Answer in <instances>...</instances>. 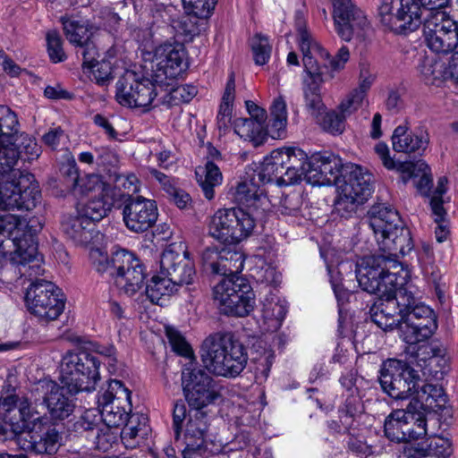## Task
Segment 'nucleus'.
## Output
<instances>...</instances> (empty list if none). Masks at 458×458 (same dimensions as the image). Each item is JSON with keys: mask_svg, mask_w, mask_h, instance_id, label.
<instances>
[{"mask_svg": "<svg viewBox=\"0 0 458 458\" xmlns=\"http://www.w3.org/2000/svg\"><path fill=\"white\" fill-rule=\"evenodd\" d=\"M403 271L402 264L393 258L365 257L357 266L360 287L378 297L369 314L372 322L384 331L403 326L407 309L414 301L411 292L403 287L406 281L400 275Z\"/></svg>", "mask_w": 458, "mask_h": 458, "instance_id": "f257e3e1", "label": "nucleus"}, {"mask_svg": "<svg viewBox=\"0 0 458 458\" xmlns=\"http://www.w3.org/2000/svg\"><path fill=\"white\" fill-rule=\"evenodd\" d=\"M261 185L253 167H248L233 193L234 201L247 209H218L210 219L208 234L228 245H234L249 237L256 220L262 219L270 208L268 199L259 189Z\"/></svg>", "mask_w": 458, "mask_h": 458, "instance_id": "f03ea898", "label": "nucleus"}, {"mask_svg": "<svg viewBox=\"0 0 458 458\" xmlns=\"http://www.w3.org/2000/svg\"><path fill=\"white\" fill-rule=\"evenodd\" d=\"M36 222L35 219L27 221L13 214L0 218V255H10L11 262L18 267L21 276L30 277L39 269L38 265H28L37 253Z\"/></svg>", "mask_w": 458, "mask_h": 458, "instance_id": "7ed1b4c3", "label": "nucleus"}, {"mask_svg": "<svg viewBox=\"0 0 458 458\" xmlns=\"http://www.w3.org/2000/svg\"><path fill=\"white\" fill-rule=\"evenodd\" d=\"M201 360L207 370L216 376L234 378L246 368L247 349L232 333H216L201 344Z\"/></svg>", "mask_w": 458, "mask_h": 458, "instance_id": "20e7f679", "label": "nucleus"}, {"mask_svg": "<svg viewBox=\"0 0 458 458\" xmlns=\"http://www.w3.org/2000/svg\"><path fill=\"white\" fill-rule=\"evenodd\" d=\"M369 225L377 238L380 255L370 257L393 258L408 254L413 249L410 230L405 227L396 209L383 203L373 205L368 211Z\"/></svg>", "mask_w": 458, "mask_h": 458, "instance_id": "39448f33", "label": "nucleus"}, {"mask_svg": "<svg viewBox=\"0 0 458 458\" xmlns=\"http://www.w3.org/2000/svg\"><path fill=\"white\" fill-rule=\"evenodd\" d=\"M65 388L52 380H40L31 391L34 403H21V415L31 418V415L46 414L49 421L64 420L72 414L76 406L74 400L64 394Z\"/></svg>", "mask_w": 458, "mask_h": 458, "instance_id": "423d86ee", "label": "nucleus"}, {"mask_svg": "<svg viewBox=\"0 0 458 458\" xmlns=\"http://www.w3.org/2000/svg\"><path fill=\"white\" fill-rule=\"evenodd\" d=\"M99 365L100 361L88 351L69 352L62 359L61 383L72 394L91 392L99 380Z\"/></svg>", "mask_w": 458, "mask_h": 458, "instance_id": "0eeeda50", "label": "nucleus"}, {"mask_svg": "<svg viewBox=\"0 0 458 458\" xmlns=\"http://www.w3.org/2000/svg\"><path fill=\"white\" fill-rule=\"evenodd\" d=\"M183 395L191 411H204L221 397L222 386L204 369L187 365L182 372Z\"/></svg>", "mask_w": 458, "mask_h": 458, "instance_id": "6e6552de", "label": "nucleus"}, {"mask_svg": "<svg viewBox=\"0 0 458 458\" xmlns=\"http://www.w3.org/2000/svg\"><path fill=\"white\" fill-rule=\"evenodd\" d=\"M25 302L29 311L42 322L55 320L63 313L65 298L62 290L50 281L36 280L28 287Z\"/></svg>", "mask_w": 458, "mask_h": 458, "instance_id": "1a4fd4ad", "label": "nucleus"}, {"mask_svg": "<svg viewBox=\"0 0 458 458\" xmlns=\"http://www.w3.org/2000/svg\"><path fill=\"white\" fill-rule=\"evenodd\" d=\"M379 373L381 388L391 398L406 400L417 392L420 377L408 362L387 360L382 364Z\"/></svg>", "mask_w": 458, "mask_h": 458, "instance_id": "9d476101", "label": "nucleus"}, {"mask_svg": "<svg viewBox=\"0 0 458 458\" xmlns=\"http://www.w3.org/2000/svg\"><path fill=\"white\" fill-rule=\"evenodd\" d=\"M131 393L123 382L117 379L108 381L107 388L98 395V403L101 407L98 413L100 422L108 427L126 426L131 411Z\"/></svg>", "mask_w": 458, "mask_h": 458, "instance_id": "9b49d317", "label": "nucleus"}, {"mask_svg": "<svg viewBox=\"0 0 458 458\" xmlns=\"http://www.w3.org/2000/svg\"><path fill=\"white\" fill-rule=\"evenodd\" d=\"M183 430V442L190 448H202L209 428V416L205 411H190L180 401L176 402L173 410V430L174 438L179 439Z\"/></svg>", "mask_w": 458, "mask_h": 458, "instance_id": "f8f14e48", "label": "nucleus"}, {"mask_svg": "<svg viewBox=\"0 0 458 458\" xmlns=\"http://www.w3.org/2000/svg\"><path fill=\"white\" fill-rule=\"evenodd\" d=\"M153 78L150 80L127 70L115 84V99L123 106L136 108L150 106L157 93Z\"/></svg>", "mask_w": 458, "mask_h": 458, "instance_id": "ddd939ff", "label": "nucleus"}, {"mask_svg": "<svg viewBox=\"0 0 458 458\" xmlns=\"http://www.w3.org/2000/svg\"><path fill=\"white\" fill-rule=\"evenodd\" d=\"M23 420H29L31 426L28 432L19 437V440L23 439L24 450L36 454H54L61 446L62 436L55 426L49 421L48 417L31 415L21 416Z\"/></svg>", "mask_w": 458, "mask_h": 458, "instance_id": "4468645a", "label": "nucleus"}, {"mask_svg": "<svg viewBox=\"0 0 458 458\" xmlns=\"http://www.w3.org/2000/svg\"><path fill=\"white\" fill-rule=\"evenodd\" d=\"M41 194L33 174L20 176L13 181L0 178V208L13 211L30 210L36 207Z\"/></svg>", "mask_w": 458, "mask_h": 458, "instance_id": "2eb2a0df", "label": "nucleus"}, {"mask_svg": "<svg viewBox=\"0 0 458 458\" xmlns=\"http://www.w3.org/2000/svg\"><path fill=\"white\" fill-rule=\"evenodd\" d=\"M119 201L122 202L123 221L131 232L141 233L156 224L158 212L155 200L120 191Z\"/></svg>", "mask_w": 458, "mask_h": 458, "instance_id": "dca6fc26", "label": "nucleus"}, {"mask_svg": "<svg viewBox=\"0 0 458 458\" xmlns=\"http://www.w3.org/2000/svg\"><path fill=\"white\" fill-rule=\"evenodd\" d=\"M437 328V317L433 310L414 297L413 303H411L404 315L403 326H401L404 341L410 344L425 341L433 335Z\"/></svg>", "mask_w": 458, "mask_h": 458, "instance_id": "f3484780", "label": "nucleus"}, {"mask_svg": "<svg viewBox=\"0 0 458 458\" xmlns=\"http://www.w3.org/2000/svg\"><path fill=\"white\" fill-rule=\"evenodd\" d=\"M333 19L338 36L344 41H350L354 36L363 37V31L369 26L363 12L352 0H331Z\"/></svg>", "mask_w": 458, "mask_h": 458, "instance_id": "a211bd4d", "label": "nucleus"}, {"mask_svg": "<svg viewBox=\"0 0 458 458\" xmlns=\"http://www.w3.org/2000/svg\"><path fill=\"white\" fill-rule=\"evenodd\" d=\"M201 264L205 272L211 275L232 276L243 268V253L236 247H208L201 253Z\"/></svg>", "mask_w": 458, "mask_h": 458, "instance_id": "6ab92c4d", "label": "nucleus"}, {"mask_svg": "<svg viewBox=\"0 0 458 458\" xmlns=\"http://www.w3.org/2000/svg\"><path fill=\"white\" fill-rule=\"evenodd\" d=\"M117 273L114 284L129 296L135 294L141 288L146 279V269L142 261L132 252L121 250L114 262Z\"/></svg>", "mask_w": 458, "mask_h": 458, "instance_id": "aec40b11", "label": "nucleus"}, {"mask_svg": "<svg viewBox=\"0 0 458 458\" xmlns=\"http://www.w3.org/2000/svg\"><path fill=\"white\" fill-rule=\"evenodd\" d=\"M160 274L170 278L177 286L191 284L196 271L190 253L176 250L174 245L167 247L160 258Z\"/></svg>", "mask_w": 458, "mask_h": 458, "instance_id": "412c9836", "label": "nucleus"}, {"mask_svg": "<svg viewBox=\"0 0 458 458\" xmlns=\"http://www.w3.org/2000/svg\"><path fill=\"white\" fill-rule=\"evenodd\" d=\"M307 182L312 185H330L343 168L342 160L330 152L312 154L309 158Z\"/></svg>", "mask_w": 458, "mask_h": 458, "instance_id": "4be33fe9", "label": "nucleus"}, {"mask_svg": "<svg viewBox=\"0 0 458 458\" xmlns=\"http://www.w3.org/2000/svg\"><path fill=\"white\" fill-rule=\"evenodd\" d=\"M183 51L171 44L159 46L155 50L152 61L153 80L157 83H164L166 79L176 78L182 72Z\"/></svg>", "mask_w": 458, "mask_h": 458, "instance_id": "5701e85b", "label": "nucleus"}, {"mask_svg": "<svg viewBox=\"0 0 458 458\" xmlns=\"http://www.w3.org/2000/svg\"><path fill=\"white\" fill-rule=\"evenodd\" d=\"M302 62L304 71L310 78V81H304L303 85L305 106L312 114H315L323 107L320 85L332 80L334 74L330 72H324L315 58H302Z\"/></svg>", "mask_w": 458, "mask_h": 458, "instance_id": "b1692460", "label": "nucleus"}, {"mask_svg": "<svg viewBox=\"0 0 458 458\" xmlns=\"http://www.w3.org/2000/svg\"><path fill=\"white\" fill-rule=\"evenodd\" d=\"M276 150L284 172V177H282L284 185L296 184L301 180L307 182V174L310 169L308 155L302 149L294 147Z\"/></svg>", "mask_w": 458, "mask_h": 458, "instance_id": "393cba45", "label": "nucleus"}, {"mask_svg": "<svg viewBox=\"0 0 458 458\" xmlns=\"http://www.w3.org/2000/svg\"><path fill=\"white\" fill-rule=\"evenodd\" d=\"M343 175V182L338 190L352 194L360 200L366 201L373 191V175L368 169L359 165H351L346 167Z\"/></svg>", "mask_w": 458, "mask_h": 458, "instance_id": "a878e982", "label": "nucleus"}, {"mask_svg": "<svg viewBox=\"0 0 458 458\" xmlns=\"http://www.w3.org/2000/svg\"><path fill=\"white\" fill-rule=\"evenodd\" d=\"M250 291V283L243 276L233 275L224 277L215 287V300L218 301L221 311L245 312V308L234 304L233 295L241 293L247 294Z\"/></svg>", "mask_w": 458, "mask_h": 458, "instance_id": "bb28decb", "label": "nucleus"}, {"mask_svg": "<svg viewBox=\"0 0 458 458\" xmlns=\"http://www.w3.org/2000/svg\"><path fill=\"white\" fill-rule=\"evenodd\" d=\"M61 229L74 244L86 245L94 238L96 225L78 212L75 215L64 216Z\"/></svg>", "mask_w": 458, "mask_h": 458, "instance_id": "cd10ccee", "label": "nucleus"}, {"mask_svg": "<svg viewBox=\"0 0 458 458\" xmlns=\"http://www.w3.org/2000/svg\"><path fill=\"white\" fill-rule=\"evenodd\" d=\"M428 144V135L426 131L413 133L406 125L397 126L392 135L393 148L396 152L420 154Z\"/></svg>", "mask_w": 458, "mask_h": 458, "instance_id": "c85d7f7f", "label": "nucleus"}, {"mask_svg": "<svg viewBox=\"0 0 458 458\" xmlns=\"http://www.w3.org/2000/svg\"><path fill=\"white\" fill-rule=\"evenodd\" d=\"M120 190L107 188L104 193L96 195L83 207V216L89 217L93 223L106 216L112 208L119 201Z\"/></svg>", "mask_w": 458, "mask_h": 458, "instance_id": "c756f323", "label": "nucleus"}, {"mask_svg": "<svg viewBox=\"0 0 458 458\" xmlns=\"http://www.w3.org/2000/svg\"><path fill=\"white\" fill-rule=\"evenodd\" d=\"M397 171L402 174L403 183H406L411 178L420 177L415 185L420 194L429 196L432 176L429 166L422 160L416 163L400 162Z\"/></svg>", "mask_w": 458, "mask_h": 458, "instance_id": "7c9ffc66", "label": "nucleus"}, {"mask_svg": "<svg viewBox=\"0 0 458 458\" xmlns=\"http://www.w3.org/2000/svg\"><path fill=\"white\" fill-rule=\"evenodd\" d=\"M282 161L278 157L277 150H273L269 156L264 157L262 163L253 168L257 179L262 185L276 182L279 186L284 185L282 177H284V172L282 167Z\"/></svg>", "mask_w": 458, "mask_h": 458, "instance_id": "2f4dec72", "label": "nucleus"}, {"mask_svg": "<svg viewBox=\"0 0 458 458\" xmlns=\"http://www.w3.org/2000/svg\"><path fill=\"white\" fill-rule=\"evenodd\" d=\"M426 10L417 0H403L398 35H408L422 24Z\"/></svg>", "mask_w": 458, "mask_h": 458, "instance_id": "473e14b6", "label": "nucleus"}, {"mask_svg": "<svg viewBox=\"0 0 458 458\" xmlns=\"http://www.w3.org/2000/svg\"><path fill=\"white\" fill-rule=\"evenodd\" d=\"M20 157L21 152L15 141H11V143L0 142V166L3 169L0 173L4 180H14L17 183L20 176L30 174V173L22 174L19 170L13 169Z\"/></svg>", "mask_w": 458, "mask_h": 458, "instance_id": "72a5a7b5", "label": "nucleus"}, {"mask_svg": "<svg viewBox=\"0 0 458 458\" xmlns=\"http://www.w3.org/2000/svg\"><path fill=\"white\" fill-rule=\"evenodd\" d=\"M196 177L206 199L211 200L215 197V188L223 181L220 168L212 160H208L203 167H198Z\"/></svg>", "mask_w": 458, "mask_h": 458, "instance_id": "f704fd0d", "label": "nucleus"}, {"mask_svg": "<svg viewBox=\"0 0 458 458\" xmlns=\"http://www.w3.org/2000/svg\"><path fill=\"white\" fill-rule=\"evenodd\" d=\"M386 437L397 443L409 442V420L407 413L403 410L392 411L386 419L384 425Z\"/></svg>", "mask_w": 458, "mask_h": 458, "instance_id": "c9c22d12", "label": "nucleus"}, {"mask_svg": "<svg viewBox=\"0 0 458 458\" xmlns=\"http://www.w3.org/2000/svg\"><path fill=\"white\" fill-rule=\"evenodd\" d=\"M421 25H423L424 39H427L435 32L438 34V31L443 32L456 27L457 22L451 19L444 8H440L426 10Z\"/></svg>", "mask_w": 458, "mask_h": 458, "instance_id": "e433bc0d", "label": "nucleus"}, {"mask_svg": "<svg viewBox=\"0 0 458 458\" xmlns=\"http://www.w3.org/2000/svg\"><path fill=\"white\" fill-rule=\"evenodd\" d=\"M233 125L237 135L245 140L253 141L255 144H259L266 136L269 135L267 126L262 125L255 119L236 118Z\"/></svg>", "mask_w": 458, "mask_h": 458, "instance_id": "4c0bfd02", "label": "nucleus"}, {"mask_svg": "<svg viewBox=\"0 0 458 458\" xmlns=\"http://www.w3.org/2000/svg\"><path fill=\"white\" fill-rule=\"evenodd\" d=\"M235 96V77L232 72L226 82L225 89L222 97L219 111L216 117V124L220 131L225 132L232 120V106Z\"/></svg>", "mask_w": 458, "mask_h": 458, "instance_id": "58836bf2", "label": "nucleus"}, {"mask_svg": "<svg viewBox=\"0 0 458 458\" xmlns=\"http://www.w3.org/2000/svg\"><path fill=\"white\" fill-rule=\"evenodd\" d=\"M62 23L66 38L76 47L94 38L92 31L94 27L86 21L63 17Z\"/></svg>", "mask_w": 458, "mask_h": 458, "instance_id": "ea45409f", "label": "nucleus"}, {"mask_svg": "<svg viewBox=\"0 0 458 458\" xmlns=\"http://www.w3.org/2000/svg\"><path fill=\"white\" fill-rule=\"evenodd\" d=\"M449 63L439 58H427L420 65V74L426 84L438 85L449 80Z\"/></svg>", "mask_w": 458, "mask_h": 458, "instance_id": "a19ab883", "label": "nucleus"}, {"mask_svg": "<svg viewBox=\"0 0 458 458\" xmlns=\"http://www.w3.org/2000/svg\"><path fill=\"white\" fill-rule=\"evenodd\" d=\"M416 393L424 403L425 411L437 412L443 410L447 403V395L440 385L425 384Z\"/></svg>", "mask_w": 458, "mask_h": 458, "instance_id": "79ce46f5", "label": "nucleus"}, {"mask_svg": "<svg viewBox=\"0 0 458 458\" xmlns=\"http://www.w3.org/2000/svg\"><path fill=\"white\" fill-rule=\"evenodd\" d=\"M457 26L443 32L433 33L430 38L425 39L426 46L437 54L447 55L458 50Z\"/></svg>", "mask_w": 458, "mask_h": 458, "instance_id": "37998d69", "label": "nucleus"}, {"mask_svg": "<svg viewBox=\"0 0 458 458\" xmlns=\"http://www.w3.org/2000/svg\"><path fill=\"white\" fill-rule=\"evenodd\" d=\"M177 285L170 278L160 273L154 276L146 285V296L153 303L162 305L161 301L177 290Z\"/></svg>", "mask_w": 458, "mask_h": 458, "instance_id": "c03bdc74", "label": "nucleus"}, {"mask_svg": "<svg viewBox=\"0 0 458 458\" xmlns=\"http://www.w3.org/2000/svg\"><path fill=\"white\" fill-rule=\"evenodd\" d=\"M364 412V405L359 394H349L338 409V418L345 430H350L354 421Z\"/></svg>", "mask_w": 458, "mask_h": 458, "instance_id": "a18cd8bd", "label": "nucleus"}, {"mask_svg": "<svg viewBox=\"0 0 458 458\" xmlns=\"http://www.w3.org/2000/svg\"><path fill=\"white\" fill-rule=\"evenodd\" d=\"M403 0H382L378 7V16L380 22L393 31L398 34L402 17Z\"/></svg>", "mask_w": 458, "mask_h": 458, "instance_id": "49530a36", "label": "nucleus"}, {"mask_svg": "<svg viewBox=\"0 0 458 458\" xmlns=\"http://www.w3.org/2000/svg\"><path fill=\"white\" fill-rule=\"evenodd\" d=\"M271 118L267 123V131L273 139L281 138L287 123L286 103L283 97L276 98L270 107Z\"/></svg>", "mask_w": 458, "mask_h": 458, "instance_id": "de8ad7c7", "label": "nucleus"}, {"mask_svg": "<svg viewBox=\"0 0 458 458\" xmlns=\"http://www.w3.org/2000/svg\"><path fill=\"white\" fill-rule=\"evenodd\" d=\"M318 47L320 50H312V56L316 59V57H319L323 61H325L322 66L319 65L320 68L324 72H330L335 75V72H339L344 68L345 64L350 59V52L347 47H341L337 53L332 56L330 53L326 50L319 43Z\"/></svg>", "mask_w": 458, "mask_h": 458, "instance_id": "09e8293b", "label": "nucleus"}, {"mask_svg": "<svg viewBox=\"0 0 458 458\" xmlns=\"http://www.w3.org/2000/svg\"><path fill=\"white\" fill-rule=\"evenodd\" d=\"M120 253L121 250L113 252L109 257L107 253L101 251L99 249L91 250L89 253L91 266L98 274L114 280L117 273L114 262Z\"/></svg>", "mask_w": 458, "mask_h": 458, "instance_id": "8fccbe9b", "label": "nucleus"}, {"mask_svg": "<svg viewBox=\"0 0 458 458\" xmlns=\"http://www.w3.org/2000/svg\"><path fill=\"white\" fill-rule=\"evenodd\" d=\"M17 114L7 106L0 105V142L11 143L19 133Z\"/></svg>", "mask_w": 458, "mask_h": 458, "instance_id": "3c124183", "label": "nucleus"}, {"mask_svg": "<svg viewBox=\"0 0 458 458\" xmlns=\"http://www.w3.org/2000/svg\"><path fill=\"white\" fill-rule=\"evenodd\" d=\"M295 27L298 32V43L303 58L311 57L312 50H320L317 42L306 29V21L301 12L296 13Z\"/></svg>", "mask_w": 458, "mask_h": 458, "instance_id": "603ef678", "label": "nucleus"}, {"mask_svg": "<svg viewBox=\"0 0 458 458\" xmlns=\"http://www.w3.org/2000/svg\"><path fill=\"white\" fill-rule=\"evenodd\" d=\"M100 425V418L98 412L94 410H87L73 423L72 431L78 436L84 437L89 442Z\"/></svg>", "mask_w": 458, "mask_h": 458, "instance_id": "864d4df0", "label": "nucleus"}, {"mask_svg": "<svg viewBox=\"0 0 458 458\" xmlns=\"http://www.w3.org/2000/svg\"><path fill=\"white\" fill-rule=\"evenodd\" d=\"M148 433V418L137 413L131 414L126 426L121 432L122 439L125 442L137 437L144 439Z\"/></svg>", "mask_w": 458, "mask_h": 458, "instance_id": "5fc2aeb1", "label": "nucleus"}, {"mask_svg": "<svg viewBox=\"0 0 458 458\" xmlns=\"http://www.w3.org/2000/svg\"><path fill=\"white\" fill-rule=\"evenodd\" d=\"M107 188H113L109 184L105 183L98 175L88 174L80 177L78 184L74 186L72 192L74 195H85L89 192H97V195L104 193Z\"/></svg>", "mask_w": 458, "mask_h": 458, "instance_id": "6e6d98bb", "label": "nucleus"}, {"mask_svg": "<svg viewBox=\"0 0 458 458\" xmlns=\"http://www.w3.org/2000/svg\"><path fill=\"white\" fill-rule=\"evenodd\" d=\"M116 440L117 435L112 430V427L104 424L102 427L100 425L98 427L89 444L99 451L107 452L113 447Z\"/></svg>", "mask_w": 458, "mask_h": 458, "instance_id": "4d7b16f0", "label": "nucleus"}, {"mask_svg": "<svg viewBox=\"0 0 458 458\" xmlns=\"http://www.w3.org/2000/svg\"><path fill=\"white\" fill-rule=\"evenodd\" d=\"M364 201L355 198L352 194H347L343 191H339V197L335 203V208L339 216L344 218L351 217L356 213L358 207Z\"/></svg>", "mask_w": 458, "mask_h": 458, "instance_id": "13d9d810", "label": "nucleus"}, {"mask_svg": "<svg viewBox=\"0 0 458 458\" xmlns=\"http://www.w3.org/2000/svg\"><path fill=\"white\" fill-rule=\"evenodd\" d=\"M346 118L337 110L327 112L321 118L322 129L333 135L342 134L345 129Z\"/></svg>", "mask_w": 458, "mask_h": 458, "instance_id": "bf43d9fd", "label": "nucleus"}, {"mask_svg": "<svg viewBox=\"0 0 458 458\" xmlns=\"http://www.w3.org/2000/svg\"><path fill=\"white\" fill-rule=\"evenodd\" d=\"M15 141L21 157L24 155L25 159L31 161L37 159L41 154V148L38 145L36 140L27 133H21L15 137Z\"/></svg>", "mask_w": 458, "mask_h": 458, "instance_id": "052dcab7", "label": "nucleus"}, {"mask_svg": "<svg viewBox=\"0 0 458 458\" xmlns=\"http://www.w3.org/2000/svg\"><path fill=\"white\" fill-rule=\"evenodd\" d=\"M217 0H182L183 6L194 18L206 19L214 10Z\"/></svg>", "mask_w": 458, "mask_h": 458, "instance_id": "680f3d73", "label": "nucleus"}, {"mask_svg": "<svg viewBox=\"0 0 458 458\" xmlns=\"http://www.w3.org/2000/svg\"><path fill=\"white\" fill-rule=\"evenodd\" d=\"M251 49L256 64L263 65L267 63L272 47L267 37L261 34L255 35L251 40Z\"/></svg>", "mask_w": 458, "mask_h": 458, "instance_id": "e2e57ef3", "label": "nucleus"}, {"mask_svg": "<svg viewBox=\"0 0 458 458\" xmlns=\"http://www.w3.org/2000/svg\"><path fill=\"white\" fill-rule=\"evenodd\" d=\"M47 52L54 63H61L66 59L63 49V41L56 30H50L47 34Z\"/></svg>", "mask_w": 458, "mask_h": 458, "instance_id": "0e129e2a", "label": "nucleus"}, {"mask_svg": "<svg viewBox=\"0 0 458 458\" xmlns=\"http://www.w3.org/2000/svg\"><path fill=\"white\" fill-rule=\"evenodd\" d=\"M87 70L92 73L96 83L100 86L108 84L114 79L113 67L107 60L98 61L92 68H88Z\"/></svg>", "mask_w": 458, "mask_h": 458, "instance_id": "69168bd1", "label": "nucleus"}, {"mask_svg": "<svg viewBox=\"0 0 458 458\" xmlns=\"http://www.w3.org/2000/svg\"><path fill=\"white\" fill-rule=\"evenodd\" d=\"M76 54L77 55H81L82 68L84 70L88 68H92L94 66V64L98 61L99 57L98 49L94 41V38L78 47Z\"/></svg>", "mask_w": 458, "mask_h": 458, "instance_id": "338daca9", "label": "nucleus"}, {"mask_svg": "<svg viewBox=\"0 0 458 458\" xmlns=\"http://www.w3.org/2000/svg\"><path fill=\"white\" fill-rule=\"evenodd\" d=\"M262 313L264 319L275 321V326L279 327L285 318L287 309L285 305L279 301H269L264 304Z\"/></svg>", "mask_w": 458, "mask_h": 458, "instance_id": "774afa93", "label": "nucleus"}]
</instances>
